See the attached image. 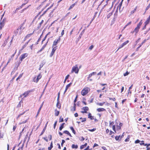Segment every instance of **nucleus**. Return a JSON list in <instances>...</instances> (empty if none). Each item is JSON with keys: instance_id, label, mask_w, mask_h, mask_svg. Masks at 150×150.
Returning a JSON list of instances; mask_svg holds the SVG:
<instances>
[{"instance_id": "nucleus-1", "label": "nucleus", "mask_w": 150, "mask_h": 150, "mask_svg": "<svg viewBox=\"0 0 150 150\" xmlns=\"http://www.w3.org/2000/svg\"><path fill=\"white\" fill-rule=\"evenodd\" d=\"M142 20H141L140 22L137 24V27L134 29V30L131 32V33H135V35H136L137 34L141 26L142 25Z\"/></svg>"}, {"instance_id": "nucleus-2", "label": "nucleus", "mask_w": 150, "mask_h": 150, "mask_svg": "<svg viewBox=\"0 0 150 150\" xmlns=\"http://www.w3.org/2000/svg\"><path fill=\"white\" fill-rule=\"evenodd\" d=\"M79 71V69H78L77 65H76L74 66L72 68L71 71V73L74 72L76 74H78Z\"/></svg>"}, {"instance_id": "nucleus-3", "label": "nucleus", "mask_w": 150, "mask_h": 150, "mask_svg": "<svg viewBox=\"0 0 150 150\" xmlns=\"http://www.w3.org/2000/svg\"><path fill=\"white\" fill-rule=\"evenodd\" d=\"M89 90V89L88 88L86 87L85 88L81 91V95L83 96L86 95L88 93Z\"/></svg>"}, {"instance_id": "nucleus-4", "label": "nucleus", "mask_w": 150, "mask_h": 150, "mask_svg": "<svg viewBox=\"0 0 150 150\" xmlns=\"http://www.w3.org/2000/svg\"><path fill=\"white\" fill-rule=\"evenodd\" d=\"M61 40V36H59L57 39H56L53 42V47L57 45V43L59 42Z\"/></svg>"}, {"instance_id": "nucleus-5", "label": "nucleus", "mask_w": 150, "mask_h": 150, "mask_svg": "<svg viewBox=\"0 0 150 150\" xmlns=\"http://www.w3.org/2000/svg\"><path fill=\"white\" fill-rule=\"evenodd\" d=\"M28 55V54L26 53L22 54L20 57V60L22 61L23 59L27 56Z\"/></svg>"}, {"instance_id": "nucleus-6", "label": "nucleus", "mask_w": 150, "mask_h": 150, "mask_svg": "<svg viewBox=\"0 0 150 150\" xmlns=\"http://www.w3.org/2000/svg\"><path fill=\"white\" fill-rule=\"evenodd\" d=\"M30 91H28L25 92L23 94L21 95L19 97V98H21L23 96H24V97H25L27 96L29 94V93L30 92Z\"/></svg>"}, {"instance_id": "nucleus-7", "label": "nucleus", "mask_w": 150, "mask_h": 150, "mask_svg": "<svg viewBox=\"0 0 150 150\" xmlns=\"http://www.w3.org/2000/svg\"><path fill=\"white\" fill-rule=\"evenodd\" d=\"M41 77L42 76L41 75V74H40L37 76L36 79H35V77L34 79V81L37 83L38 82L39 80L41 78Z\"/></svg>"}, {"instance_id": "nucleus-8", "label": "nucleus", "mask_w": 150, "mask_h": 150, "mask_svg": "<svg viewBox=\"0 0 150 150\" xmlns=\"http://www.w3.org/2000/svg\"><path fill=\"white\" fill-rule=\"evenodd\" d=\"M48 40L49 39H48L45 45H44L42 46V48L37 52V53H38L39 52H41L45 48L46 46L47 43L48 42Z\"/></svg>"}, {"instance_id": "nucleus-9", "label": "nucleus", "mask_w": 150, "mask_h": 150, "mask_svg": "<svg viewBox=\"0 0 150 150\" xmlns=\"http://www.w3.org/2000/svg\"><path fill=\"white\" fill-rule=\"evenodd\" d=\"M82 109L84 111H82L81 112L82 113H87V111H88L89 109L87 107H85L82 108Z\"/></svg>"}, {"instance_id": "nucleus-10", "label": "nucleus", "mask_w": 150, "mask_h": 150, "mask_svg": "<svg viewBox=\"0 0 150 150\" xmlns=\"http://www.w3.org/2000/svg\"><path fill=\"white\" fill-rule=\"evenodd\" d=\"M71 84H72V83H69V84H68V85H67V86L66 87L65 91L64 92V94L66 93L68 89V88L70 86H71Z\"/></svg>"}, {"instance_id": "nucleus-11", "label": "nucleus", "mask_w": 150, "mask_h": 150, "mask_svg": "<svg viewBox=\"0 0 150 150\" xmlns=\"http://www.w3.org/2000/svg\"><path fill=\"white\" fill-rule=\"evenodd\" d=\"M47 123H48V122H47V123H46V124L44 128L42 131L41 134L40 135V136L42 135V134H43L45 132V130L46 129V127H47Z\"/></svg>"}, {"instance_id": "nucleus-12", "label": "nucleus", "mask_w": 150, "mask_h": 150, "mask_svg": "<svg viewBox=\"0 0 150 150\" xmlns=\"http://www.w3.org/2000/svg\"><path fill=\"white\" fill-rule=\"evenodd\" d=\"M97 111L98 112L105 111L106 110L103 108H98L97 109Z\"/></svg>"}, {"instance_id": "nucleus-13", "label": "nucleus", "mask_w": 150, "mask_h": 150, "mask_svg": "<svg viewBox=\"0 0 150 150\" xmlns=\"http://www.w3.org/2000/svg\"><path fill=\"white\" fill-rule=\"evenodd\" d=\"M97 13H98V12H96L95 13V14H94V15L93 16V18H92V19L91 20V22H90V23L89 24V25H90L91 24V23L93 21V20H94L95 18H96V15L97 14Z\"/></svg>"}, {"instance_id": "nucleus-14", "label": "nucleus", "mask_w": 150, "mask_h": 150, "mask_svg": "<svg viewBox=\"0 0 150 150\" xmlns=\"http://www.w3.org/2000/svg\"><path fill=\"white\" fill-rule=\"evenodd\" d=\"M33 33H30V34H28L25 37V38H24V41H25V40L26 39L30 37L32 35H33Z\"/></svg>"}, {"instance_id": "nucleus-15", "label": "nucleus", "mask_w": 150, "mask_h": 150, "mask_svg": "<svg viewBox=\"0 0 150 150\" xmlns=\"http://www.w3.org/2000/svg\"><path fill=\"white\" fill-rule=\"evenodd\" d=\"M63 133L67 134L69 136L71 137H72L71 134L67 130H65L63 132Z\"/></svg>"}, {"instance_id": "nucleus-16", "label": "nucleus", "mask_w": 150, "mask_h": 150, "mask_svg": "<svg viewBox=\"0 0 150 150\" xmlns=\"http://www.w3.org/2000/svg\"><path fill=\"white\" fill-rule=\"evenodd\" d=\"M43 103H42L41 105L40 108H39V110H38V112H37V115L36 116V117H37L38 116V115L39 114V113L40 112V111L41 109V108L43 106Z\"/></svg>"}, {"instance_id": "nucleus-17", "label": "nucleus", "mask_w": 150, "mask_h": 150, "mask_svg": "<svg viewBox=\"0 0 150 150\" xmlns=\"http://www.w3.org/2000/svg\"><path fill=\"white\" fill-rule=\"evenodd\" d=\"M55 115L56 116H58L59 113V112L57 110V109H56L55 110Z\"/></svg>"}, {"instance_id": "nucleus-18", "label": "nucleus", "mask_w": 150, "mask_h": 150, "mask_svg": "<svg viewBox=\"0 0 150 150\" xmlns=\"http://www.w3.org/2000/svg\"><path fill=\"white\" fill-rule=\"evenodd\" d=\"M71 147L72 149H77L78 147V146L77 144L75 145L74 144H73L72 145Z\"/></svg>"}, {"instance_id": "nucleus-19", "label": "nucleus", "mask_w": 150, "mask_h": 150, "mask_svg": "<svg viewBox=\"0 0 150 150\" xmlns=\"http://www.w3.org/2000/svg\"><path fill=\"white\" fill-rule=\"evenodd\" d=\"M87 143H85L84 145H82L80 146V148L81 149H82L84 148L87 145Z\"/></svg>"}, {"instance_id": "nucleus-20", "label": "nucleus", "mask_w": 150, "mask_h": 150, "mask_svg": "<svg viewBox=\"0 0 150 150\" xmlns=\"http://www.w3.org/2000/svg\"><path fill=\"white\" fill-rule=\"evenodd\" d=\"M2 23V24H3L4 25L5 23V19L4 18L2 20V19H1V21H0V23Z\"/></svg>"}, {"instance_id": "nucleus-21", "label": "nucleus", "mask_w": 150, "mask_h": 150, "mask_svg": "<svg viewBox=\"0 0 150 150\" xmlns=\"http://www.w3.org/2000/svg\"><path fill=\"white\" fill-rule=\"evenodd\" d=\"M64 124H65L64 123H63L62 124L61 126H60V127L59 128V129L60 130V131L62 130V129L64 128Z\"/></svg>"}, {"instance_id": "nucleus-22", "label": "nucleus", "mask_w": 150, "mask_h": 150, "mask_svg": "<svg viewBox=\"0 0 150 150\" xmlns=\"http://www.w3.org/2000/svg\"><path fill=\"white\" fill-rule=\"evenodd\" d=\"M76 2L75 3H74L73 4H72L69 7V10H70L71 9V8H72L75 5H76Z\"/></svg>"}, {"instance_id": "nucleus-23", "label": "nucleus", "mask_w": 150, "mask_h": 150, "mask_svg": "<svg viewBox=\"0 0 150 150\" xmlns=\"http://www.w3.org/2000/svg\"><path fill=\"white\" fill-rule=\"evenodd\" d=\"M22 26H23V25H21V26L20 27V28H19V29H20L21 30V27H22ZM19 28H18L17 29V30H16V31H15L14 32V34L15 35H16H16L17 34V33H18V30H19Z\"/></svg>"}, {"instance_id": "nucleus-24", "label": "nucleus", "mask_w": 150, "mask_h": 150, "mask_svg": "<svg viewBox=\"0 0 150 150\" xmlns=\"http://www.w3.org/2000/svg\"><path fill=\"white\" fill-rule=\"evenodd\" d=\"M115 139L116 140H120L121 139V138H120V136H116L115 137Z\"/></svg>"}, {"instance_id": "nucleus-25", "label": "nucleus", "mask_w": 150, "mask_h": 150, "mask_svg": "<svg viewBox=\"0 0 150 150\" xmlns=\"http://www.w3.org/2000/svg\"><path fill=\"white\" fill-rule=\"evenodd\" d=\"M137 8V6H136L135 7V8L132 11H131V12L130 13V15L133 14L134 13V12L136 10Z\"/></svg>"}, {"instance_id": "nucleus-26", "label": "nucleus", "mask_w": 150, "mask_h": 150, "mask_svg": "<svg viewBox=\"0 0 150 150\" xmlns=\"http://www.w3.org/2000/svg\"><path fill=\"white\" fill-rule=\"evenodd\" d=\"M70 129L71 130H72L73 133L74 134H75V133H76V132H75V131L74 130V128H73V127H70Z\"/></svg>"}, {"instance_id": "nucleus-27", "label": "nucleus", "mask_w": 150, "mask_h": 150, "mask_svg": "<svg viewBox=\"0 0 150 150\" xmlns=\"http://www.w3.org/2000/svg\"><path fill=\"white\" fill-rule=\"evenodd\" d=\"M105 103V102L103 103H97V105L100 106H103V104Z\"/></svg>"}, {"instance_id": "nucleus-28", "label": "nucleus", "mask_w": 150, "mask_h": 150, "mask_svg": "<svg viewBox=\"0 0 150 150\" xmlns=\"http://www.w3.org/2000/svg\"><path fill=\"white\" fill-rule=\"evenodd\" d=\"M112 12L110 13H109L107 15V18H109L112 15Z\"/></svg>"}, {"instance_id": "nucleus-29", "label": "nucleus", "mask_w": 150, "mask_h": 150, "mask_svg": "<svg viewBox=\"0 0 150 150\" xmlns=\"http://www.w3.org/2000/svg\"><path fill=\"white\" fill-rule=\"evenodd\" d=\"M117 13H116V12L114 14V17L113 19L114 21L115 20V18L117 17Z\"/></svg>"}, {"instance_id": "nucleus-30", "label": "nucleus", "mask_w": 150, "mask_h": 150, "mask_svg": "<svg viewBox=\"0 0 150 150\" xmlns=\"http://www.w3.org/2000/svg\"><path fill=\"white\" fill-rule=\"evenodd\" d=\"M150 19H149V18H148L147 20L144 23L146 25H147L149 23Z\"/></svg>"}, {"instance_id": "nucleus-31", "label": "nucleus", "mask_w": 150, "mask_h": 150, "mask_svg": "<svg viewBox=\"0 0 150 150\" xmlns=\"http://www.w3.org/2000/svg\"><path fill=\"white\" fill-rule=\"evenodd\" d=\"M123 0H122V1L119 4L118 6V8H119V9H120V8H121V7L122 6V1H123Z\"/></svg>"}, {"instance_id": "nucleus-32", "label": "nucleus", "mask_w": 150, "mask_h": 150, "mask_svg": "<svg viewBox=\"0 0 150 150\" xmlns=\"http://www.w3.org/2000/svg\"><path fill=\"white\" fill-rule=\"evenodd\" d=\"M76 110V107H73L72 108H71V111L73 112L74 111H75Z\"/></svg>"}, {"instance_id": "nucleus-33", "label": "nucleus", "mask_w": 150, "mask_h": 150, "mask_svg": "<svg viewBox=\"0 0 150 150\" xmlns=\"http://www.w3.org/2000/svg\"><path fill=\"white\" fill-rule=\"evenodd\" d=\"M25 4H23L21 6L17 8V9H19L22 8V7Z\"/></svg>"}, {"instance_id": "nucleus-34", "label": "nucleus", "mask_w": 150, "mask_h": 150, "mask_svg": "<svg viewBox=\"0 0 150 150\" xmlns=\"http://www.w3.org/2000/svg\"><path fill=\"white\" fill-rule=\"evenodd\" d=\"M59 100L58 101H57V103L56 105H57V108H60V107H61V106H60V105H59Z\"/></svg>"}, {"instance_id": "nucleus-35", "label": "nucleus", "mask_w": 150, "mask_h": 150, "mask_svg": "<svg viewBox=\"0 0 150 150\" xmlns=\"http://www.w3.org/2000/svg\"><path fill=\"white\" fill-rule=\"evenodd\" d=\"M56 49H57V47H55L53 48L52 51L53 52H54H54Z\"/></svg>"}, {"instance_id": "nucleus-36", "label": "nucleus", "mask_w": 150, "mask_h": 150, "mask_svg": "<svg viewBox=\"0 0 150 150\" xmlns=\"http://www.w3.org/2000/svg\"><path fill=\"white\" fill-rule=\"evenodd\" d=\"M4 25L3 24H2V23H0V30L2 29V28L4 26Z\"/></svg>"}, {"instance_id": "nucleus-37", "label": "nucleus", "mask_w": 150, "mask_h": 150, "mask_svg": "<svg viewBox=\"0 0 150 150\" xmlns=\"http://www.w3.org/2000/svg\"><path fill=\"white\" fill-rule=\"evenodd\" d=\"M129 42V40H127L125 42H124L122 44L125 46V45H126Z\"/></svg>"}, {"instance_id": "nucleus-38", "label": "nucleus", "mask_w": 150, "mask_h": 150, "mask_svg": "<svg viewBox=\"0 0 150 150\" xmlns=\"http://www.w3.org/2000/svg\"><path fill=\"white\" fill-rule=\"evenodd\" d=\"M150 7V3L146 7V8L145 10L146 11L148 10L149 8Z\"/></svg>"}, {"instance_id": "nucleus-39", "label": "nucleus", "mask_w": 150, "mask_h": 150, "mask_svg": "<svg viewBox=\"0 0 150 150\" xmlns=\"http://www.w3.org/2000/svg\"><path fill=\"white\" fill-rule=\"evenodd\" d=\"M63 118H61V117H60L59 120V122H62L63 121Z\"/></svg>"}, {"instance_id": "nucleus-40", "label": "nucleus", "mask_w": 150, "mask_h": 150, "mask_svg": "<svg viewBox=\"0 0 150 150\" xmlns=\"http://www.w3.org/2000/svg\"><path fill=\"white\" fill-rule=\"evenodd\" d=\"M28 42H27L25 43V44L23 46V48H24L26 46L28 45Z\"/></svg>"}, {"instance_id": "nucleus-41", "label": "nucleus", "mask_w": 150, "mask_h": 150, "mask_svg": "<svg viewBox=\"0 0 150 150\" xmlns=\"http://www.w3.org/2000/svg\"><path fill=\"white\" fill-rule=\"evenodd\" d=\"M124 46L122 44L120 45L117 51H118L122 47Z\"/></svg>"}, {"instance_id": "nucleus-42", "label": "nucleus", "mask_w": 150, "mask_h": 150, "mask_svg": "<svg viewBox=\"0 0 150 150\" xmlns=\"http://www.w3.org/2000/svg\"><path fill=\"white\" fill-rule=\"evenodd\" d=\"M129 74V73L127 71L125 73H124V76H126L128 75Z\"/></svg>"}, {"instance_id": "nucleus-43", "label": "nucleus", "mask_w": 150, "mask_h": 150, "mask_svg": "<svg viewBox=\"0 0 150 150\" xmlns=\"http://www.w3.org/2000/svg\"><path fill=\"white\" fill-rule=\"evenodd\" d=\"M45 64V63H42L41 64H40V68H42Z\"/></svg>"}, {"instance_id": "nucleus-44", "label": "nucleus", "mask_w": 150, "mask_h": 150, "mask_svg": "<svg viewBox=\"0 0 150 150\" xmlns=\"http://www.w3.org/2000/svg\"><path fill=\"white\" fill-rule=\"evenodd\" d=\"M96 130V128H93V129H88V130L89 131H90L92 132H93V131H95Z\"/></svg>"}, {"instance_id": "nucleus-45", "label": "nucleus", "mask_w": 150, "mask_h": 150, "mask_svg": "<svg viewBox=\"0 0 150 150\" xmlns=\"http://www.w3.org/2000/svg\"><path fill=\"white\" fill-rule=\"evenodd\" d=\"M47 35L48 34L46 35L45 37L43 39V40H42V43L46 39Z\"/></svg>"}, {"instance_id": "nucleus-46", "label": "nucleus", "mask_w": 150, "mask_h": 150, "mask_svg": "<svg viewBox=\"0 0 150 150\" xmlns=\"http://www.w3.org/2000/svg\"><path fill=\"white\" fill-rule=\"evenodd\" d=\"M65 141L63 139L62 140V143L61 144V145L62 146H63V144H64V143H65Z\"/></svg>"}, {"instance_id": "nucleus-47", "label": "nucleus", "mask_w": 150, "mask_h": 150, "mask_svg": "<svg viewBox=\"0 0 150 150\" xmlns=\"http://www.w3.org/2000/svg\"><path fill=\"white\" fill-rule=\"evenodd\" d=\"M149 39V38H148L147 40H144L142 42V43H141V44L140 45H141V46H142V45H143V44L146 41V40H148V39Z\"/></svg>"}, {"instance_id": "nucleus-48", "label": "nucleus", "mask_w": 150, "mask_h": 150, "mask_svg": "<svg viewBox=\"0 0 150 150\" xmlns=\"http://www.w3.org/2000/svg\"><path fill=\"white\" fill-rule=\"evenodd\" d=\"M54 52H53L52 51V52H51V53H50V57H52V56L54 54Z\"/></svg>"}, {"instance_id": "nucleus-49", "label": "nucleus", "mask_w": 150, "mask_h": 150, "mask_svg": "<svg viewBox=\"0 0 150 150\" xmlns=\"http://www.w3.org/2000/svg\"><path fill=\"white\" fill-rule=\"evenodd\" d=\"M93 47V45H91L89 47V49L91 50Z\"/></svg>"}, {"instance_id": "nucleus-50", "label": "nucleus", "mask_w": 150, "mask_h": 150, "mask_svg": "<svg viewBox=\"0 0 150 150\" xmlns=\"http://www.w3.org/2000/svg\"><path fill=\"white\" fill-rule=\"evenodd\" d=\"M59 96H60V92H59L58 93V98H57V101H58L59 100Z\"/></svg>"}, {"instance_id": "nucleus-51", "label": "nucleus", "mask_w": 150, "mask_h": 150, "mask_svg": "<svg viewBox=\"0 0 150 150\" xmlns=\"http://www.w3.org/2000/svg\"><path fill=\"white\" fill-rule=\"evenodd\" d=\"M93 98H91V100H88V101L90 103H91L93 102Z\"/></svg>"}, {"instance_id": "nucleus-52", "label": "nucleus", "mask_w": 150, "mask_h": 150, "mask_svg": "<svg viewBox=\"0 0 150 150\" xmlns=\"http://www.w3.org/2000/svg\"><path fill=\"white\" fill-rule=\"evenodd\" d=\"M26 122H27V120L22 121V122L20 123V124H24V123H26Z\"/></svg>"}, {"instance_id": "nucleus-53", "label": "nucleus", "mask_w": 150, "mask_h": 150, "mask_svg": "<svg viewBox=\"0 0 150 150\" xmlns=\"http://www.w3.org/2000/svg\"><path fill=\"white\" fill-rule=\"evenodd\" d=\"M144 142V141H142L141 142V143H140V145H144V144H144V143L143 142Z\"/></svg>"}, {"instance_id": "nucleus-54", "label": "nucleus", "mask_w": 150, "mask_h": 150, "mask_svg": "<svg viewBox=\"0 0 150 150\" xmlns=\"http://www.w3.org/2000/svg\"><path fill=\"white\" fill-rule=\"evenodd\" d=\"M121 127L118 125L116 127L117 129V130L120 129H121Z\"/></svg>"}, {"instance_id": "nucleus-55", "label": "nucleus", "mask_w": 150, "mask_h": 150, "mask_svg": "<svg viewBox=\"0 0 150 150\" xmlns=\"http://www.w3.org/2000/svg\"><path fill=\"white\" fill-rule=\"evenodd\" d=\"M57 121H56L54 122V129H55L56 126V125H57Z\"/></svg>"}, {"instance_id": "nucleus-56", "label": "nucleus", "mask_w": 150, "mask_h": 150, "mask_svg": "<svg viewBox=\"0 0 150 150\" xmlns=\"http://www.w3.org/2000/svg\"><path fill=\"white\" fill-rule=\"evenodd\" d=\"M86 118H83L82 120H81V121L82 122H85L86 121Z\"/></svg>"}, {"instance_id": "nucleus-57", "label": "nucleus", "mask_w": 150, "mask_h": 150, "mask_svg": "<svg viewBox=\"0 0 150 150\" xmlns=\"http://www.w3.org/2000/svg\"><path fill=\"white\" fill-rule=\"evenodd\" d=\"M112 128L113 130L115 132V125H113L112 127Z\"/></svg>"}, {"instance_id": "nucleus-58", "label": "nucleus", "mask_w": 150, "mask_h": 150, "mask_svg": "<svg viewBox=\"0 0 150 150\" xmlns=\"http://www.w3.org/2000/svg\"><path fill=\"white\" fill-rule=\"evenodd\" d=\"M51 7H50L49 8H47V9L44 12L43 15L45 14L46 12L49 10L50 9V8Z\"/></svg>"}, {"instance_id": "nucleus-59", "label": "nucleus", "mask_w": 150, "mask_h": 150, "mask_svg": "<svg viewBox=\"0 0 150 150\" xmlns=\"http://www.w3.org/2000/svg\"><path fill=\"white\" fill-rule=\"evenodd\" d=\"M77 97H78V96L77 95L75 98V99L74 100V103H76V102L77 101Z\"/></svg>"}, {"instance_id": "nucleus-60", "label": "nucleus", "mask_w": 150, "mask_h": 150, "mask_svg": "<svg viewBox=\"0 0 150 150\" xmlns=\"http://www.w3.org/2000/svg\"><path fill=\"white\" fill-rule=\"evenodd\" d=\"M43 139H44L46 142H48V140L47 139V137H43Z\"/></svg>"}, {"instance_id": "nucleus-61", "label": "nucleus", "mask_w": 150, "mask_h": 150, "mask_svg": "<svg viewBox=\"0 0 150 150\" xmlns=\"http://www.w3.org/2000/svg\"><path fill=\"white\" fill-rule=\"evenodd\" d=\"M64 34V30H63L61 33V36L62 37Z\"/></svg>"}, {"instance_id": "nucleus-62", "label": "nucleus", "mask_w": 150, "mask_h": 150, "mask_svg": "<svg viewBox=\"0 0 150 150\" xmlns=\"http://www.w3.org/2000/svg\"><path fill=\"white\" fill-rule=\"evenodd\" d=\"M82 33H81V34H80V35H79V38H79V39H80V38H81V37H82Z\"/></svg>"}, {"instance_id": "nucleus-63", "label": "nucleus", "mask_w": 150, "mask_h": 150, "mask_svg": "<svg viewBox=\"0 0 150 150\" xmlns=\"http://www.w3.org/2000/svg\"><path fill=\"white\" fill-rule=\"evenodd\" d=\"M140 142V141L138 139V140H137L136 141H135V143H139Z\"/></svg>"}, {"instance_id": "nucleus-64", "label": "nucleus", "mask_w": 150, "mask_h": 150, "mask_svg": "<svg viewBox=\"0 0 150 150\" xmlns=\"http://www.w3.org/2000/svg\"><path fill=\"white\" fill-rule=\"evenodd\" d=\"M144 146H146V147H148L150 146V143L148 144H144Z\"/></svg>"}]
</instances>
